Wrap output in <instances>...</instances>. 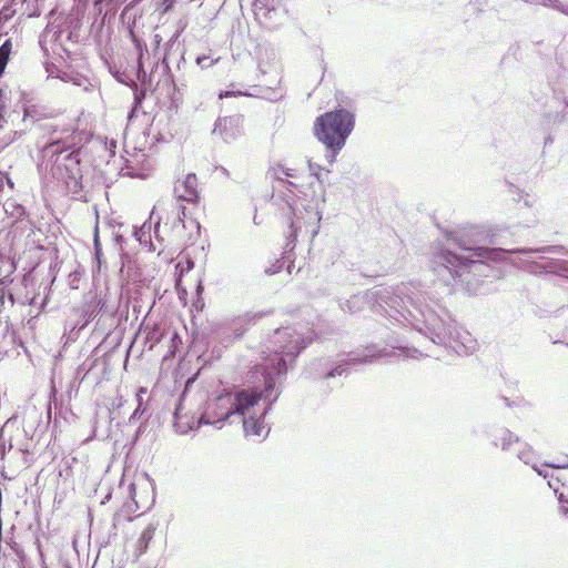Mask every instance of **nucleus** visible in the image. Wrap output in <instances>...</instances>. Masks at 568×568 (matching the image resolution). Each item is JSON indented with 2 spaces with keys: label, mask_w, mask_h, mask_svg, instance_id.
I'll use <instances>...</instances> for the list:
<instances>
[{
  "label": "nucleus",
  "mask_w": 568,
  "mask_h": 568,
  "mask_svg": "<svg viewBox=\"0 0 568 568\" xmlns=\"http://www.w3.org/2000/svg\"><path fill=\"white\" fill-rule=\"evenodd\" d=\"M448 241H452L459 250L468 252L473 255H479L480 247L476 241L469 239L468 233H462L459 235H447Z\"/></svg>",
  "instance_id": "obj_19"
},
{
  "label": "nucleus",
  "mask_w": 568,
  "mask_h": 568,
  "mask_svg": "<svg viewBox=\"0 0 568 568\" xmlns=\"http://www.w3.org/2000/svg\"><path fill=\"white\" fill-rule=\"evenodd\" d=\"M82 18H83V14L81 12H77V13H73L70 17H68L65 20L68 30H70V29L81 30Z\"/></svg>",
  "instance_id": "obj_30"
},
{
  "label": "nucleus",
  "mask_w": 568,
  "mask_h": 568,
  "mask_svg": "<svg viewBox=\"0 0 568 568\" xmlns=\"http://www.w3.org/2000/svg\"><path fill=\"white\" fill-rule=\"evenodd\" d=\"M8 179V182H9V185L12 187L13 186V182L8 178V175H4L1 171H0V190L3 187V179Z\"/></svg>",
  "instance_id": "obj_48"
},
{
  "label": "nucleus",
  "mask_w": 568,
  "mask_h": 568,
  "mask_svg": "<svg viewBox=\"0 0 568 568\" xmlns=\"http://www.w3.org/2000/svg\"><path fill=\"white\" fill-rule=\"evenodd\" d=\"M307 166L310 171V176L315 179V182H311L308 187L314 189L317 185L320 193L317 194L316 190L312 191L310 204L302 205L307 215H310V220L314 223L315 221L318 223L321 220V213L318 211V204L325 203V179L322 173L323 168L320 164L313 163L311 160L307 161Z\"/></svg>",
  "instance_id": "obj_13"
},
{
  "label": "nucleus",
  "mask_w": 568,
  "mask_h": 568,
  "mask_svg": "<svg viewBox=\"0 0 568 568\" xmlns=\"http://www.w3.org/2000/svg\"><path fill=\"white\" fill-rule=\"evenodd\" d=\"M221 171L223 172V174L229 175V171L225 168L222 166Z\"/></svg>",
  "instance_id": "obj_52"
},
{
  "label": "nucleus",
  "mask_w": 568,
  "mask_h": 568,
  "mask_svg": "<svg viewBox=\"0 0 568 568\" xmlns=\"http://www.w3.org/2000/svg\"><path fill=\"white\" fill-rule=\"evenodd\" d=\"M284 174L287 178L300 180V172L296 169L286 168L283 164H277L275 168L268 170L267 175L277 182L278 193L276 201L282 205V210H287L288 217V232L286 233V243L284 250L286 253L295 248L297 235L303 224L313 225L310 221H304L303 211L300 207L296 197L297 193L304 194L306 197L308 193L304 191V184L285 180L280 176Z\"/></svg>",
  "instance_id": "obj_4"
},
{
  "label": "nucleus",
  "mask_w": 568,
  "mask_h": 568,
  "mask_svg": "<svg viewBox=\"0 0 568 568\" xmlns=\"http://www.w3.org/2000/svg\"><path fill=\"white\" fill-rule=\"evenodd\" d=\"M106 321H111L113 322V316L110 315V316H106L104 317L103 315H101L98 321H97V324H95V328L99 329V331H110L111 329V326L113 324H110L109 326H106Z\"/></svg>",
  "instance_id": "obj_36"
},
{
  "label": "nucleus",
  "mask_w": 568,
  "mask_h": 568,
  "mask_svg": "<svg viewBox=\"0 0 568 568\" xmlns=\"http://www.w3.org/2000/svg\"><path fill=\"white\" fill-rule=\"evenodd\" d=\"M106 312V302L102 297L94 296L85 303L81 310L80 314V328L87 327L93 320L98 317L99 314H103Z\"/></svg>",
  "instance_id": "obj_17"
},
{
  "label": "nucleus",
  "mask_w": 568,
  "mask_h": 568,
  "mask_svg": "<svg viewBox=\"0 0 568 568\" xmlns=\"http://www.w3.org/2000/svg\"><path fill=\"white\" fill-rule=\"evenodd\" d=\"M148 413V405L143 403L142 398L138 396V405L129 418L131 425L142 422Z\"/></svg>",
  "instance_id": "obj_27"
},
{
  "label": "nucleus",
  "mask_w": 568,
  "mask_h": 568,
  "mask_svg": "<svg viewBox=\"0 0 568 568\" xmlns=\"http://www.w3.org/2000/svg\"><path fill=\"white\" fill-rule=\"evenodd\" d=\"M29 115H30V111H26L24 116H29Z\"/></svg>",
  "instance_id": "obj_56"
},
{
  "label": "nucleus",
  "mask_w": 568,
  "mask_h": 568,
  "mask_svg": "<svg viewBox=\"0 0 568 568\" xmlns=\"http://www.w3.org/2000/svg\"><path fill=\"white\" fill-rule=\"evenodd\" d=\"M388 355L385 349H379L376 345H371L362 351L339 354L336 358H317L311 363L307 374L308 377L313 379L328 381L347 374L352 366L369 364Z\"/></svg>",
  "instance_id": "obj_6"
},
{
  "label": "nucleus",
  "mask_w": 568,
  "mask_h": 568,
  "mask_svg": "<svg viewBox=\"0 0 568 568\" xmlns=\"http://www.w3.org/2000/svg\"><path fill=\"white\" fill-rule=\"evenodd\" d=\"M229 95V91H221L220 92V99L224 98V97H227Z\"/></svg>",
  "instance_id": "obj_50"
},
{
  "label": "nucleus",
  "mask_w": 568,
  "mask_h": 568,
  "mask_svg": "<svg viewBox=\"0 0 568 568\" xmlns=\"http://www.w3.org/2000/svg\"><path fill=\"white\" fill-rule=\"evenodd\" d=\"M500 399L504 402V404L507 406V407H514L516 405V403L511 399H509L508 397L506 396H500Z\"/></svg>",
  "instance_id": "obj_46"
},
{
  "label": "nucleus",
  "mask_w": 568,
  "mask_h": 568,
  "mask_svg": "<svg viewBox=\"0 0 568 568\" xmlns=\"http://www.w3.org/2000/svg\"><path fill=\"white\" fill-rule=\"evenodd\" d=\"M158 89V85L155 88L133 87V102H135L136 105H143L148 94H154Z\"/></svg>",
  "instance_id": "obj_26"
},
{
  "label": "nucleus",
  "mask_w": 568,
  "mask_h": 568,
  "mask_svg": "<svg viewBox=\"0 0 568 568\" xmlns=\"http://www.w3.org/2000/svg\"><path fill=\"white\" fill-rule=\"evenodd\" d=\"M243 125V116L235 114L230 116L217 118L214 128L212 130L213 134L219 133L220 136L225 142H231L236 140L242 133Z\"/></svg>",
  "instance_id": "obj_15"
},
{
  "label": "nucleus",
  "mask_w": 568,
  "mask_h": 568,
  "mask_svg": "<svg viewBox=\"0 0 568 568\" xmlns=\"http://www.w3.org/2000/svg\"><path fill=\"white\" fill-rule=\"evenodd\" d=\"M342 311L356 314L369 306L374 313L385 315L395 322L412 326L434 344L452 348L457 354H469L470 347L462 342L458 324L446 304L430 300L424 305L413 300L405 301L388 288H373L338 300Z\"/></svg>",
  "instance_id": "obj_2"
},
{
  "label": "nucleus",
  "mask_w": 568,
  "mask_h": 568,
  "mask_svg": "<svg viewBox=\"0 0 568 568\" xmlns=\"http://www.w3.org/2000/svg\"><path fill=\"white\" fill-rule=\"evenodd\" d=\"M174 43H166L165 44V53L164 59L161 65V75L158 81V87L162 85V90L165 91V97L169 100L168 105V112H169V120L172 119L173 114H178L179 109L181 104L183 103L184 99V90L183 88L179 87L174 80V75L171 71V68L169 65V58H170V51Z\"/></svg>",
  "instance_id": "obj_11"
},
{
  "label": "nucleus",
  "mask_w": 568,
  "mask_h": 568,
  "mask_svg": "<svg viewBox=\"0 0 568 568\" xmlns=\"http://www.w3.org/2000/svg\"><path fill=\"white\" fill-rule=\"evenodd\" d=\"M159 204H155L150 213L149 219L139 227H134L133 235L135 240L145 247L149 252L155 251V245L152 242V234L160 243H168L169 233L164 232V225L161 226L162 216L158 215Z\"/></svg>",
  "instance_id": "obj_12"
},
{
  "label": "nucleus",
  "mask_w": 568,
  "mask_h": 568,
  "mask_svg": "<svg viewBox=\"0 0 568 568\" xmlns=\"http://www.w3.org/2000/svg\"><path fill=\"white\" fill-rule=\"evenodd\" d=\"M155 530H156V526L153 524H149L141 532V535L138 539V548H139L140 555L146 552L149 545L154 537Z\"/></svg>",
  "instance_id": "obj_21"
},
{
  "label": "nucleus",
  "mask_w": 568,
  "mask_h": 568,
  "mask_svg": "<svg viewBox=\"0 0 568 568\" xmlns=\"http://www.w3.org/2000/svg\"><path fill=\"white\" fill-rule=\"evenodd\" d=\"M271 314H273L272 310L256 313L247 312L224 322L214 331L213 337L210 341L201 342L195 346L199 352L196 361L200 369L220 359L224 348L233 342L241 339L251 325L256 324L258 320Z\"/></svg>",
  "instance_id": "obj_5"
},
{
  "label": "nucleus",
  "mask_w": 568,
  "mask_h": 568,
  "mask_svg": "<svg viewBox=\"0 0 568 568\" xmlns=\"http://www.w3.org/2000/svg\"><path fill=\"white\" fill-rule=\"evenodd\" d=\"M174 194L179 201L196 204L200 201L196 175L194 173L186 174L184 180L174 186Z\"/></svg>",
  "instance_id": "obj_16"
},
{
  "label": "nucleus",
  "mask_w": 568,
  "mask_h": 568,
  "mask_svg": "<svg viewBox=\"0 0 568 568\" xmlns=\"http://www.w3.org/2000/svg\"><path fill=\"white\" fill-rule=\"evenodd\" d=\"M545 4L568 16V4H565L561 0H545Z\"/></svg>",
  "instance_id": "obj_34"
},
{
  "label": "nucleus",
  "mask_w": 568,
  "mask_h": 568,
  "mask_svg": "<svg viewBox=\"0 0 568 568\" xmlns=\"http://www.w3.org/2000/svg\"><path fill=\"white\" fill-rule=\"evenodd\" d=\"M566 105L568 106V102H566Z\"/></svg>",
  "instance_id": "obj_58"
},
{
  "label": "nucleus",
  "mask_w": 568,
  "mask_h": 568,
  "mask_svg": "<svg viewBox=\"0 0 568 568\" xmlns=\"http://www.w3.org/2000/svg\"><path fill=\"white\" fill-rule=\"evenodd\" d=\"M93 251H94V264H95L94 267L98 272H101L102 268H106V261L103 256L102 244L100 242L98 231H95V233H94Z\"/></svg>",
  "instance_id": "obj_23"
},
{
  "label": "nucleus",
  "mask_w": 568,
  "mask_h": 568,
  "mask_svg": "<svg viewBox=\"0 0 568 568\" xmlns=\"http://www.w3.org/2000/svg\"><path fill=\"white\" fill-rule=\"evenodd\" d=\"M518 253L530 273L568 276V250L562 245L520 247Z\"/></svg>",
  "instance_id": "obj_7"
},
{
  "label": "nucleus",
  "mask_w": 568,
  "mask_h": 568,
  "mask_svg": "<svg viewBox=\"0 0 568 568\" xmlns=\"http://www.w3.org/2000/svg\"><path fill=\"white\" fill-rule=\"evenodd\" d=\"M146 426H148L146 419L140 422L138 428L134 432V436H133L134 440H138L143 435V433L146 430Z\"/></svg>",
  "instance_id": "obj_39"
},
{
  "label": "nucleus",
  "mask_w": 568,
  "mask_h": 568,
  "mask_svg": "<svg viewBox=\"0 0 568 568\" xmlns=\"http://www.w3.org/2000/svg\"><path fill=\"white\" fill-rule=\"evenodd\" d=\"M281 270H282V264L281 263H276V264L265 268V273L267 275H274V274L278 273Z\"/></svg>",
  "instance_id": "obj_43"
},
{
  "label": "nucleus",
  "mask_w": 568,
  "mask_h": 568,
  "mask_svg": "<svg viewBox=\"0 0 568 568\" xmlns=\"http://www.w3.org/2000/svg\"><path fill=\"white\" fill-rule=\"evenodd\" d=\"M551 467L542 466V464L535 470L540 477L547 480L549 488L556 494L560 486H564V478L560 475H555L554 471L549 470Z\"/></svg>",
  "instance_id": "obj_20"
},
{
  "label": "nucleus",
  "mask_w": 568,
  "mask_h": 568,
  "mask_svg": "<svg viewBox=\"0 0 568 568\" xmlns=\"http://www.w3.org/2000/svg\"><path fill=\"white\" fill-rule=\"evenodd\" d=\"M138 58L136 64L134 68V85L133 87H142V88H154L153 87V73L154 69H159L162 65V62L154 63L151 72H148L144 63V59L148 54V49L145 44H136Z\"/></svg>",
  "instance_id": "obj_14"
},
{
  "label": "nucleus",
  "mask_w": 568,
  "mask_h": 568,
  "mask_svg": "<svg viewBox=\"0 0 568 568\" xmlns=\"http://www.w3.org/2000/svg\"><path fill=\"white\" fill-rule=\"evenodd\" d=\"M520 47L518 43H514L509 47L507 54L504 57V59H507L509 55H514L516 60H518L517 52L519 51Z\"/></svg>",
  "instance_id": "obj_42"
},
{
  "label": "nucleus",
  "mask_w": 568,
  "mask_h": 568,
  "mask_svg": "<svg viewBox=\"0 0 568 568\" xmlns=\"http://www.w3.org/2000/svg\"><path fill=\"white\" fill-rule=\"evenodd\" d=\"M312 343V338L297 334L292 327H281L274 332L273 348L262 363H255L246 374L244 382L252 388L232 387L210 399L203 412L195 417L183 413L184 398L175 403L173 426L182 435L212 425L222 428L232 424L233 417L241 419L246 436H260L264 428L265 416L283 392L287 372L293 368L298 355Z\"/></svg>",
  "instance_id": "obj_1"
},
{
  "label": "nucleus",
  "mask_w": 568,
  "mask_h": 568,
  "mask_svg": "<svg viewBox=\"0 0 568 568\" xmlns=\"http://www.w3.org/2000/svg\"><path fill=\"white\" fill-rule=\"evenodd\" d=\"M112 75L119 83L124 84V85L129 87L130 89L133 88L134 79L131 74H129L124 71L116 70V71L112 72Z\"/></svg>",
  "instance_id": "obj_29"
},
{
  "label": "nucleus",
  "mask_w": 568,
  "mask_h": 568,
  "mask_svg": "<svg viewBox=\"0 0 568 568\" xmlns=\"http://www.w3.org/2000/svg\"><path fill=\"white\" fill-rule=\"evenodd\" d=\"M45 70H47V72H48L49 74H52V72H51V70L49 69V67H48V65L45 67Z\"/></svg>",
  "instance_id": "obj_54"
},
{
  "label": "nucleus",
  "mask_w": 568,
  "mask_h": 568,
  "mask_svg": "<svg viewBox=\"0 0 568 568\" xmlns=\"http://www.w3.org/2000/svg\"><path fill=\"white\" fill-rule=\"evenodd\" d=\"M104 31V21H101L99 24H98V29H97V32L94 34V40L95 42L101 45V41H102V33Z\"/></svg>",
  "instance_id": "obj_41"
},
{
  "label": "nucleus",
  "mask_w": 568,
  "mask_h": 568,
  "mask_svg": "<svg viewBox=\"0 0 568 568\" xmlns=\"http://www.w3.org/2000/svg\"><path fill=\"white\" fill-rule=\"evenodd\" d=\"M139 112L146 114L148 112L143 109V105H136L135 102L132 103L131 110L129 111L128 118L132 121L133 118H136Z\"/></svg>",
  "instance_id": "obj_38"
},
{
  "label": "nucleus",
  "mask_w": 568,
  "mask_h": 568,
  "mask_svg": "<svg viewBox=\"0 0 568 568\" xmlns=\"http://www.w3.org/2000/svg\"><path fill=\"white\" fill-rule=\"evenodd\" d=\"M271 0H255L253 3V11L255 16L263 14L265 19H272V13L275 12L273 7H270Z\"/></svg>",
  "instance_id": "obj_24"
},
{
  "label": "nucleus",
  "mask_w": 568,
  "mask_h": 568,
  "mask_svg": "<svg viewBox=\"0 0 568 568\" xmlns=\"http://www.w3.org/2000/svg\"><path fill=\"white\" fill-rule=\"evenodd\" d=\"M154 40L156 41V43H159V42H160V40H161L160 36H159V34H155Z\"/></svg>",
  "instance_id": "obj_53"
},
{
  "label": "nucleus",
  "mask_w": 568,
  "mask_h": 568,
  "mask_svg": "<svg viewBox=\"0 0 568 568\" xmlns=\"http://www.w3.org/2000/svg\"><path fill=\"white\" fill-rule=\"evenodd\" d=\"M195 61L196 64L200 65L202 69L209 68L213 65L215 62L210 55L205 54L197 55Z\"/></svg>",
  "instance_id": "obj_37"
},
{
  "label": "nucleus",
  "mask_w": 568,
  "mask_h": 568,
  "mask_svg": "<svg viewBox=\"0 0 568 568\" xmlns=\"http://www.w3.org/2000/svg\"><path fill=\"white\" fill-rule=\"evenodd\" d=\"M67 40L73 43H78L80 40V30H68Z\"/></svg>",
  "instance_id": "obj_40"
},
{
  "label": "nucleus",
  "mask_w": 568,
  "mask_h": 568,
  "mask_svg": "<svg viewBox=\"0 0 568 568\" xmlns=\"http://www.w3.org/2000/svg\"><path fill=\"white\" fill-rule=\"evenodd\" d=\"M311 233H312V236H315L317 234V229L313 226L311 230Z\"/></svg>",
  "instance_id": "obj_51"
},
{
  "label": "nucleus",
  "mask_w": 568,
  "mask_h": 568,
  "mask_svg": "<svg viewBox=\"0 0 568 568\" xmlns=\"http://www.w3.org/2000/svg\"><path fill=\"white\" fill-rule=\"evenodd\" d=\"M3 73H4V72H3L2 70H0V78L3 75Z\"/></svg>",
  "instance_id": "obj_57"
},
{
  "label": "nucleus",
  "mask_w": 568,
  "mask_h": 568,
  "mask_svg": "<svg viewBox=\"0 0 568 568\" xmlns=\"http://www.w3.org/2000/svg\"><path fill=\"white\" fill-rule=\"evenodd\" d=\"M121 257V272L126 267L128 268V276H131V272L135 268V262L131 258V256L128 253L122 252L120 254Z\"/></svg>",
  "instance_id": "obj_32"
},
{
  "label": "nucleus",
  "mask_w": 568,
  "mask_h": 568,
  "mask_svg": "<svg viewBox=\"0 0 568 568\" xmlns=\"http://www.w3.org/2000/svg\"><path fill=\"white\" fill-rule=\"evenodd\" d=\"M57 77H59L61 80H63L65 82L71 81L75 85H79V87L84 85L85 83H89V80L84 75H82V74L72 75L67 71L59 72Z\"/></svg>",
  "instance_id": "obj_28"
},
{
  "label": "nucleus",
  "mask_w": 568,
  "mask_h": 568,
  "mask_svg": "<svg viewBox=\"0 0 568 568\" xmlns=\"http://www.w3.org/2000/svg\"><path fill=\"white\" fill-rule=\"evenodd\" d=\"M560 510L562 514L568 515V499L562 498V496H559L558 498Z\"/></svg>",
  "instance_id": "obj_44"
},
{
  "label": "nucleus",
  "mask_w": 568,
  "mask_h": 568,
  "mask_svg": "<svg viewBox=\"0 0 568 568\" xmlns=\"http://www.w3.org/2000/svg\"><path fill=\"white\" fill-rule=\"evenodd\" d=\"M42 155L47 163L55 168L61 175L64 174L73 181L72 192L79 194L82 184L75 175V170L80 165V150L59 139H51L43 146Z\"/></svg>",
  "instance_id": "obj_8"
},
{
  "label": "nucleus",
  "mask_w": 568,
  "mask_h": 568,
  "mask_svg": "<svg viewBox=\"0 0 568 568\" xmlns=\"http://www.w3.org/2000/svg\"><path fill=\"white\" fill-rule=\"evenodd\" d=\"M523 445H524L523 449H518V450L515 449L514 453L516 454L518 459L524 462L526 465L531 466V468L534 470H536L539 467V465L536 463V456L532 452L531 446L528 445L527 443H524Z\"/></svg>",
  "instance_id": "obj_22"
},
{
  "label": "nucleus",
  "mask_w": 568,
  "mask_h": 568,
  "mask_svg": "<svg viewBox=\"0 0 568 568\" xmlns=\"http://www.w3.org/2000/svg\"><path fill=\"white\" fill-rule=\"evenodd\" d=\"M10 303H11V306H13V304H14V298L13 297H11Z\"/></svg>",
  "instance_id": "obj_55"
},
{
  "label": "nucleus",
  "mask_w": 568,
  "mask_h": 568,
  "mask_svg": "<svg viewBox=\"0 0 568 568\" xmlns=\"http://www.w3.org/2000/svg\"><path fill=\"white\" fill-rule=\"evenodd\" d=\"M12 53V40L11 38L6 39L3 43L0 45V70L4 72L8 62L10 61V55Z\"/></svg>",
  "instance_id": "obj_25"
},
{
  "label": "nucleus",
  "mask_w": 568,
  "mask_h": 568,
  "mask_svg": "<svg viewBox=\"0 0 568 568\" xmlns=\"http://www.w3.org/2000/svg\"><path fill=\"white\" fill-rule=\"evenodd\" d=\"M335 100L334 109L316 116L313 124V134L325 146L328 164L336 161L356 122L355 100L343 91L335 93Z\"/></svg>",
  "instance_id": "obj_3"
},
{
  "label": "nucleus",
  "mask_w": 568,
  "mask_h": 568,
  "mask_svg": "<svg viewBox=\"0 0 568 568\" xmlns=\"http://www.w3.org/2000/svg\"><path fill=\"white\" fill-rule=\"evenodd\" d=\"M6 544L20 561H23L26 559L24 550L18 542L13 540V538H6Z\"/></svg>",
  "instance_id": "obj_31"
},
{
  "label": "nucleus",
  "mask_w": 568,
  "mask_h": 568,
  "mask_svg": "<svg viewBox=\"0 0 568 568\" xmlns=\"http://www.w3.org/2000/svg\"><path fill=\"white\" fill-rule=\"evenodd\" d=\"M17 134L18 132L14 131L0 138V152L7 149L16 140Z\"/></svg>",
  "instance_id": "obj_35"
},
{
  "label": "nucleus",
  "mask_w": 568,
  "mask_h": 568,
  "mask_svg": "<svg viewBox=\"0 0 568 568\" xmlns=\"http://www.w3.org/2000/svg\"><path fill=\"white\" fill-rule=\"evenodd\" d=\"M433 264L434 271L438 275H444L447 272L453 280L462 277L464 273L477 271L479 266L468 256L457 254L455 251L440 244L433 252Z\"/></svg>",
  "instance_id": "obj_10"
},
{
  "label": "nucleus",
  "mask_w": 568,
  "mask_h": 568,
  "mask_svg": "<svg viewBox=\"0 0 568 568\" xmlns=\"http://www.w3.org/2000/svg\"><path fill=\"white\" fill-rule=\"evenodd\" d=\"M6 91L3 89H0V131L3 129L4 123H7V120L4 118V110H6Z\"/></svg>",
  "instance_id": "obj_33"
},
{
  "label": "nucleus",
  "mask_w": 568,
  "mask_h": 568,
  "mask_svg": "<svg viewBox=\"0 0 568 568\" xmlns=\"http://www.w3.org/2000/svg\"><path fill=\"white\" fill-rule=\"evenodd\" d=\"M554 142V138L549 134L545 138L544 140V145L547 146V145H550L551 143Z\"/></svg>",
  "instance_id": "obj_49"
},
{
  "label": "nucleus",
  "mask_w": 568,
  "mask_h": 568,
  "mask_svg": "<svg viewBox=\"0 0 568 568\" xmlns=\"http://www.w3.org/2000/svg\"><path fill=\"white\" fill-rule=\"evenodd\" d=\"M490 444L504 452H514L513 446L515 444H521L519 436L510 432L506 427L497 429L495 433L489 435Z\"/></svg>",
  "instance_id": "obj_18"
},
{
  "label": "nucleus",
  "mask_w": 568,
  "mask_h": 568,
  "mask_svg": "<svg viewBox=\"0 0 568 568\" xmlns=\"http://www.w3.org/2000/svg\"><path fill=\"white\" fill-rule=\"evenodd\" d=\"M185 210L179 205L176 211L166 214L164 222V232L169 233L168 245L174 250L194 244L200 236L201 224L194 219L185 221Z\"/></svg>",
  "instance_id": "obj_9"
},
{
  "label": "nucleus",
  "mask_w": 568,
  "mask_h": 568,
  "mask_svg": "<svg viewBox=\"0 0 568 568\" xmlns=\"http://www.w3.org/2000/svg\"><path fill=\"white\" fill-rule=\"evenodd\" d=\"M169 136L164 135V133L160 132L159 135L162 141H169V139H173L176 135V132L169 131Z\"/></svg>",
  "instance_id": "obj_45"
},
{
  "label": "nucleus",
  "mask_w": 568,
  "mask_h": 568,
  "mask_svg": "<svg viewBox=\"0 0 568 568\" xmlns=\"http://www.w3.org/2000/svg\"><path fill=\"white\" fill-rule=\"evenodd\" d=\"M60 48H61V51L65 54V58L68 60H72V52L63 44H60Z\"/></svg>",
  "instance_id": "obj_47"
}]
</instances>
